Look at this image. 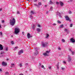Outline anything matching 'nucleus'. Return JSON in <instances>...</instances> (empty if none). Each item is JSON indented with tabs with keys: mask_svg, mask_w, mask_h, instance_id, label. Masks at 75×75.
Here are the masks:
<instances>
[{
	"mask_svg": "<svg viewBox=\"0 0 75 75\" xmlns=\"http://www.w3.org/2000/svg\"><path fill=\"white\" fill-rule=\"evenodd\" d=\"M10 22L9 23L12 26L14 25L15 24H16V19L14 18H13L12 20H10Z\"/></svg>",
	"mask_w": 75,
	"mask_h": 75,
	"instance_id": "1",
	"label": "nucleus"
},
{
	"mask_svg": "<svg viewBox=\"0 0 75 75\" xmlns=\"http://www.w3.org/2000/svg\"><path fill=\"white\" fill-rule=\"evenodd\" d=\"M20 32V29L18 28H16L15 30V33L16 34H18Z\"/></svg>",
	"mask_w": 75,
	"mask_h": 75,
	"instance_id": "2",
	"label": "nucleus"
},
{
	"mask_svg": "<svg viewBox=\"0 0 75 75\" xmlns=\"http://www.w3.org/2000/svg\"><path fill=\"white\" fill-rule=\"evenodd\" d=\"M42 46L43 47H47V45L48 44V43H47V42H42L41 43Z\"/></svg>",
	"mask_w": 75,
	"mask_h": 75,
	"instance_id": "3",
	"label": "nucleus"
},
{
	"mask_svg": "<svg viewBox=\"0 0 75 75\" xmlns=\"http://www.w3.org/2000/svg\"><path fill=\"white\" fill-rule=\"evenodd\" d=\"M24 52V51L23 50H21L20 51H19L18 52V55H21V54H23Z\"/></svg>",
	"mask_w": 75,
	"mask_h": 75,
	"instance_id": "4",
	"label": "nucleus"
},
{
	"mask_svg": "<svg viewBox=\"0 0 75 75\" xmlns=\"http://www.w3.org/2000/svg\"><path fill=\"white\" fill-rule=\"evenodd\" d=\"M71 60L72 59L71 58V56H70L69 55H68V62H71Z\"/></svg>",
	"mask_w": 75,
	"mask_h": 75,
	"instance_id": "5",
	"label": "nucleus"
},
{
	"mask_svg": "<svg viewBox=\"0 0 75 75\" xmlns=\"http://www.w3.org/2000/svg\"><path fill=\"white\" fill-rule=\"evenodd\" d=\"M65 18L66 20H67V21H71V20H70V19L68 16H66Z\"/></svg>",
	"mask_w": 75,
	"mask_h": 75,
	"instance_id": "6",
	"label": "nucleus"
},
{
	"mask_svg": "<svg viewBox=\"0 0 75 75\" xmlns=\"http://www.w3.org/2000/svg\"><path fill=\"white\" fill-rule=\"evenodd\" d=\"M7 65V63L4 62H3L2 63V66H6Z\"/></svg>",
	"mask_w": 75,
	"mask_h": 75,
	"instance_id": "7",
	"label": "nucleus"
},
{
	"mask_svg": "<svg viewBox=\"0 0 75 75\" xmlns=\"http://www.w3.org/2000/svg\"><path fill=\"white\" fill-rule=\"evenodd\" d=\"M35 50L36 51L35 52V55H37V54H38V52L37 51V48H35Z\"/></svg>",
	"mask_w": 75,
	"mask_h": 75,
	"instance_id": "8",
	"label": "nucleus"
},
{
	"mask_svg": "<svg viewBox=\"0 0 75 75\" xmlns=\"http://www.w3.org/2000/svg\"><path fill=\"white\" fill-rule=\"evenodd\" d=\"M70 41L71 42H72L73 43L75 42V40L74 39V38H73L71 39Z\"/></svg>",
	"mask_w": 75,
	"mask_h": 75,
	"instance_id": "9",
	"label": "nucleus"
},
{
	"mask_svg": "<svg viewBox=\"0 0 75 75\" xmlns=\"http://www.w3.org/2000/svg\"><path fill=\"white\" fill-rule=\"evenodd\" d=\"M28 38L29 39L30 37H32V35H30V34L29 33L27 34Z\"/></svg>",
	"mask_w": 75,
	"mask_h": 75,
	"instance_id": "10",
	"label": "nucleus"
},
{
	"mask_svg": "<svg viewBox=\"0 0 75 75\" xmlns=\"http://www.w3.org/2000/svg\"><path fill=\"white\" fill-rule=\"evenodd\" d=\"M3 50V46L1 44H0V51H1V50Z\"/></svg>",
	"mask_w": 75,
	"mask_h": 75,
	"instance_id": "11",
	"label": "nucleus"
},
{
	"mask_svg": "<svg viewBox=\"0 0 75 75\" xmlns=\"http://www.w3.org/2000/svg\"><path fill=\"white\" fill-rule=\"evenodd\" d=\"M57 15H58L59 16V17H60V18H61L62 17V16H61V13L59 12H57Z\"/></svg>",
	"mask_w": 75,
	"mask_h": 75,
	"instance_id": "12",
	"label": "nucleus"
},
{
	"mask_svg": "<svg viewBox=\"0 0 75 75\" xmlns=\"http://www.w3.org/2000/svg\"><path fill=\"white\" fill-rule=\"evenodd\" d=\"M60 4L61 7H62V6H63V5H64V3L61 1H60Z\"/></svg>",
	"mask_w": 75,
	"mask_h": 75,
	"instance_id": "13",
	"label": "nucleus"
},
{
	"mask_svg": "<svg viewBox=\"0 0 75 75\" xmlns=\"http://www.w3.org/2000/svg\"><path fill=\"white\" fill-rule=\"evenodd\" d=\"M43 55L45 56H48V54H47V53H43Z\"/></svg>",
	"mask_w": 75,
	"mask_h": 75,
	"instance_id": "14",
	"label": "nucleus"
},
{
	"mask_svg": "<svg viewBox=\"0 0 75 75\" xmlns=\"http://www.w3.org/2000/svg\"><path fill=\"white\" fill-rule=\"evenodd\" d=\"M35 27H36V25H33V27L32 28L33 30H34Z\"/></svg>",
	"mask_w": 75,
	"mask_h": 75,
	"instance_id": "15",
	"label": "nucleus"
},
{
	"mask_svg": "<svg viewBox=\"0 0 75 75\" xmlns=\"http://www.w3.org/2000/svg\"><path fill=\"white\" fill-rule=\"evenodd\" d=\"M0 55L1 56H4V52L1 53Z\"/></svg>",
	"mask_w": 75,
	"mask_h": 75,
	"instance_id": "16",
	"label": "nucleus"
},
{
	"mask_svg": "<svg viewBox=\"0 0 75 75\" xmlns=\"http://www.w3.org/2000/svg\"><path fill=\"white\" fill-rule=\"evenodd\" d=\"M37 30L38 32V33H40V31H41V30H40V29L39 28H37Z\"/></svg>",
	"mask_w": 75,
	"mask_h": 75,
	"instance_id": "17",
	"label": "nucleus"
},
{
	"mask_svg": "<svg viewBox=\"0 0 75 75\" xmlns=\"http://www.w3.org/2000/svg\"><path fill=\"white\" fill-rule=\"evenodd\" d=\"M34 6H37V7H39V8H40V7H39V6L36 4H34Z\"/></svg>",
	"mask_w": 75,
	"mask_h": 75,
	"instance_id": "18",
	"label": "nucleus"
},
{
	"mask_svg": "<svg viewBox=\"0 0 75 75\" xmlns=\"http://www.w3.org/2000/svg\"><path fill=\"white\" fill-rule=\"evenodd\" d=\"M30 13L31 14H34L35 13V12L33 11H31L30 12Z\"/></svg>",
	"mask_w": 75,
	"mask_h": 75,
	"instance_id": "19",
	"label": "nucleus"
},
{
	"mask_svg": "<svg viewBox=\"0 0 75 75\" xmlns=\"http://www.w3.org/2000/svg\"><path fill=\"white\" fill-rule=\"evenodd\" d=\"M42 4V3L40 2H39L38 4V6H41Z\"/></svg>",
	"mask_w": 75,
	"mask_h": 75,
	"instance_id": "20",
	"label": "nucleus"
},
{
	"mask_svg": "<svg viewBox=\"0 0 75 75\" xmlns=\"http://www.w3.org/2000/svg\"><path fill=\"white\" fill-rule=\"evenodd\" d=\"M41 68H43L44 69H45V68L44 67L43 65H42L41 66Z\"/></svg>",
	"mask_w": 75,
	"mask_h": 75,
	"instance_id": "21",
	"label": "nucleus"
},
{
	"mask_svg": "<svg viewBox=\"0 0 75 75\" xmlns=\"http://www.w3.org/2000/svg\"><path fill=\"white\" fill-rule=\"evenodd\" d=\"M71 52L72 55H74V54H75V52H72V51H71Z\"/></svg>",
	"mask_w": 75,
	"mask_h": 75,
	"instance_id": "22",
	"label": "nucleus"
},
{
	"mask_svg": "<svg viewBox=\"0 0 75 75\" xmlns=\"http://www.w3.org/2000/svg\"><path fill=\"white\" fill-rule=\"evenodd\" d=\"M5 50L6 51H8V47H6Z\"/></svg>",
	"mask_w": 75,
	"mask_h": 75,
	"instance_id": "23",
	"label": "nucleus"
},
{
	"mask_svg": "<svg viewBox=\"0 0 75 75\" xmlns=\"http://www.w3.org/2000/svg\"><path fill=\"white\" fill-rule=\"evenodd\" d=\"M50 4H53V2H52V1H51V0H50Z\"/></svg>",
	"mask_w": 75,
	"mask_h": 75,
	"instance_id": "24",
	"label": "nucleus"
},
{
	"mask_svg": "<svg viewBox=\"0 0 75 75\" xmlns=\"http://www.w3.org/2000/svg\"><path fill=\"white\" fill-rule=\"evenodd\" d=\"M52 8H53V7L52 6H51L50 8V11H52Z\"/></svg>",
	"mask_w": 75,
	"mask_h": 75,
	"instance_id": "25",
	"label": "nucleus"
},
{
	"mask_svg": "<svg viewBox=\"0 0 75 75\" xmlns=\"http://www.w3.org/2000/svg\"><path fill=\"white\" fill-rule=\"evenodd\" d=\"M49 37V35L48 34H47L46 36V38H48Z\"/></svg>",
	"mask_w": 75,
	"mask_h": 75,
	"instance_id": "26",
	"label": "nucleus"
},
{
	"mask_svg": "<svg viewBox=\"0 0 75 75\" xmlns=\"http://www.w3.org/2000/svg\"><path fill=\"white\" fill-rule=\"evenodd\" d=\"M63 26H64V25H63V24L61 25H60V27L61 28H63Z\"/></svg>",
	"mask_w": 75,
	"mask_h": 75,
	"instance_id": "27",
	"label": "nucleus"
},
{
	"mask_svg": "<svg viewBox=\"0 0 75 75\" xmlns=\"http://www.w3.org/2000/svg\"><path fill=\"white\" fill-rule=\"evenodd\" d=\"M19 65L20 66V67H21L22 66H23L21 63H20V64H19Z\"/></svg>",
	"mask_w": 75,
	"mask_h": 75,
	"instance_id": "28",
	"label": "nucleus"
},
{
	"mask_svg": "<svg viewBox=\"0 0 75 75\" xmlns=\"http://www.w3.org/2000/svg\"><path fill=\"white\" fill-rule=\"evenodd\" d=\"M5 74H6V75H9V73H8V72L7 71H6L5 72Z\"/></svg>",
	"mask_w": 75,
	"mask_h": 75,
	"instance_id": "29",
	"label": "nucleus"
},
{
	"mask_svg": "<svg viewBox=\"0 0 75 75\" xmlns=\"http://www.w3.org/2000/svg\"><path fill=\"white\" fill-rule=\"evenodd\" d=\"M62 41L63 42H65V40L64 39H62Z\"/></svg>",
	"mask_w": 75,
	"mask_h": 75,
	"instance_id": "30",
	"label": "nucleus"
},
{
	"mask_svg": "<svg viewBox=\"0 0 75 75\" xmlns=\"http://www.w3.org/2000/svg\"><path fill=\"white\" fill-rule=\"evenodd\" d=\"M50 52L48 51H46V54H48L49 53H50Z\"/></svg>",
	"mask_w": 75,
	"mask_h": 75,
	"instance_id": "31",
	"label": "nucleus"
},
{
	"mask_svg": "<svg viewBox=\"0 0 75 75\" xmlns=\"http://www.w3.org/2000/svg\"><path fill=\"white\" fill-rule=\"evenodd\" d=\"M11 43L13 45V44H14V42H13V41H11Z\"/></svg>",
	"mask_w": 75,
	"mask_h": 75,
	"instance_id": "32",
	"label": "nucleus"
},
{
	"mask_svg": "<svg viewBox=\"0 0 75 75\" xmlns=\"http://www.w3.org/2000/svg\"><path fill=\"white\" fill-rule=\"evenodd\" d=\"M0 35H3V33L1 32H0Z\"/></svg>",
	"mask_w": 75,
	"mask_h": 75,
	"instance_id": "33",
	"label": "nucleus"
},
{
	"mask_svg": "<svg viewBox=\"0 0 75 75\" xmlns=\"http://www.w3.org/2000/svg\"><path fill=\"white\" fill-rule=\"evenodd\" d=\"M57 23H58L59 24H61V21H57Z\"/></svg>",
	"mask_w": 75,
	"mask_h": 75,
	"instance_id": "34",
	"label": "nucleus"
},
{
	"mask_svg": "<svg viewBox=\"0 0 75 75\" xmlns=\"http://www.w3.org/2000/svg\"><path fill=\"white\" fill-rule=\"evenodd\" d=\"M70 27H72V24L71 23L70 25Z\"/></svg>",
	"mask_w": 75,
	"mask_h": 75,
	"instance_id": "35",
	"label": "nucleus"
},
{
	"mask_svg": "<svg viewBox=\"0 0 75 75\" xmlns=\"http://www.w3.org/2000/svg\"><path fill=\"white\" fill-rule=\"evenodd\" d=\"M58 50H61V48L59 47H58Z\"/></svg>",
	"mask_w": 75,
	"mask_h": 75,
	"instance_id": "36",
	"label": "nucleus"
},
{
	"mask_svg": "<svg viewBox=\"0 0 75 75\" xmlns=\"http://www.w3.org/2000/svg\"><path fill=\"white\" fill-rule=\"evenodd\" d=\"M64 31H65L66 32H67V31H68V30L67 29H65Z\"/></svg>",
	"mask_w": 75,
	"mask_h": 75,
	"instance_id": "37",
	"label": "nucleus"
},
{
	"mask_svg": "<svg viewBox=\"0 0 75 75\" xmlns=\"http://www.w3.org/2000/svg\"><path fill=\"white\" fill-rule=\"evenodd\" d=\"M28 63H26L25 64V66H26V67H27V66H28Z\"/></svg>",
	"mask_w": 75,
	"mask_h": 75,
	"instance_id": "38",
	"label": "nucleus"
},
{
	"mask_svg": "<svg viewBox=\"0 0 75 75\" xmlns=\"http://www.w3.org/2000/svg\"><path fill=\"white\" fill-rule=\"evenodd\" d=\"M61 69H62V70H64V69H65V68L62 67L61 68Z\"/></svg>",
	"mask_w": 75,
	"mask_h": 75,
	"instance_id": "39",
	"label": "nucleus"
},
{
	"mask_svg": "<svg viewBox=\"0 0 75 75\" xmlns=\"http://www.w3.org/2000/svg\"><path fill=\"white\" fill-rule=\"evenodd\" d=\"M38 27H41V25H40L38 24Z\"/></svg>",
	"mask_w": 75,
	"mask_h": 75,
	"instance_id": "40",
	"label": "nucleus"
},
{
	"mask_svg": "<svg viewBox=\"0 0 75 75\" xmlns=\"http://www.w3.org/2000/svg\"><path fill=\"white\" fill-rule=\"evenodd\" d=\"M17 13L18 14H20V12H19V11H17Z\"/></svg>",
	"mask_w": 75,
	"mask_h": 75,
	"instance_id": "41",
	"label": "nucleus"
},
{
	"mask_svg": "<svg viewBox=\"0 0 75 75\" xmlns=\"http://www.w3.org/2000/svg\"><path fill=\"white\" fill-rule=\"evenodd\" d=\"M57 4L58 5L59 4V2H58V1L56 2Z\"/></svg>",
	"mask_w": 75,
	"mask_h": 75,
	"instance_id": "42",
	"label": "nucleus"
},
{
	"mask_svg": "<svg viewBox=\"0 0 75 75\" xmlns=\"http://www.w3.org/2000/svg\"><path fill=\"white\" fill-rule=\"evenodd\" d=\"M48 68L49 69H51V67H48Z\"/></svg>",
	"mask_w": 75,
	"mask_h": 75,
	"instance_id": "43",
	"label": "nucleus"
},
{
	"mask_svg": "<svg viewBox=\"0 0 75 75\" xmlns=\"http://www.w3.org/2000/svg\"><path fill=\"white\" fill-rule=\"evenodd\" d=\"M69 14H71V13H72V12H71V11H70L69 12Z\"/></svg>",
	"mask_w": 75,
	"mask_h": 75,
	"instance_id": "44",
	"label": "nucleus"
},
{
	"mask_svg": "<svg viewBox=\"0 0 75 75\" xmlns=\"http://www.w3.org/2000/svg\"><path fill=\"white\" fill-rule=\"evenodd\" d=\"M2 23H4V20H2Z\"/></svg>",
	"mask_w": 75,
	"mask_h": 75,
	"instance_id": "45",
	"label": "nucleus"
},
{
	"mask_svg": "<svg viewBox=\"0 0 75 75\" xmlns=\"http://www.w3.org/2000/svg\"><path fill=\"white\" fill-rule=\"evenodd\" d=\"M53 25L54 26V25H56V24L55 23H53Z\"/></svg>",
	"mask_w": 75,
	"mask_h": 75,
	"instance_id": "46",
	"label": "nucleus"
},
{
	"mask_svg": "<svg viewBox=\"0 0 75 75\" xmlns=\"http://www.w3.org/2000/svg\"><path fill=\"white\" fill-rule=\"evenodd\" d=\"M34 1L35 2H37V0H34Z\"/></svg>",
	"mask_w": 75,
	"mask_h": 75,
	"instance_id": "47",
	"label": "nucleus"
},
{
	"mask_svg": "<svg viewBox=\"0 0 75 75\" xmlns=\"http://www.w3.org/2000/svg\"><path fill=\"white\" fill-rule=\"evenodd\" d=\"M63 63H64V64H66V62H65V61H64L63 62Z\"/></svg>",
	"mask_w": 75,
	"mask_h": 75,
	"instance_id": "48",
	"label": "nucleus"
},
{
	"mask_svg": "<svg viewBox=\"0 0 75 75\" xmlns=\"http://www.w3.org/2000/svg\"><path fill=\"white\" fill-rule=\"evenodd\" d=\"M11 65L12 66L14 65V63H12L11 64Z\"/></svg>",
	"mask_w": 75,
	"mask_h": 75,
	"instance_id": "49",
	"label": "nucleus"
},
{
	"mask_svg": "<svg viewBox=\"0 0 75 75\" xmlns=\"http://www.w3.org/2000/svg\"><path fill=\"white\" fill-rule=\"evenodd\" d=\"M57 67H59V63H58L57 64Z\"/></svg>",
	"mask_w": 75,
	"mask_h": 75,
	"instance_id": "50",
	"label": "nucleus"
},
{
	"mask_svg": "<svg viewBox=\"0 0 75 75\" xmlns=\"http://www.w3.org/2000/svg\"><path fill=\"white\" fill-rule=\"evenodd\" d=\"M39 66H41V64L40 63H39Z\"/></svg>",
	"mask_w": 75,
	"mask_h": 75,
	"instance_id": "51",
	"label": "nucleus"
},
{
	"mask_svg": "<svg viewBox=\"0 0 75 75\" xmlns=\"http://www.w3.org/2000/svg\"><path fill=\"white\" fill-rule=\"evenodd\" d=\"M30 18H33V16H30Z\"/></svg>",
	"mask_w": 75,
	"mask_h": 75,
	"instance_id": "52",
	"label": "nucleus"
},
{
	"mask_svg": "<svg viewBox=\"0 0 75 75\" xmlns=\"http://www.w3.org/2000/svg\"><path fill=\"white\" fill-rule=\"evenodd\" d=\"M69 1H70V2H72V1H73V0H69Z\"/></svg>",
	"mask_w": 75,
	"mask_h": 75,
	"instance_id": "53",
	"label": "nucleus"
},
{
	"mask_svg": "<svg viewBox=\"0 0 75 75\" xmlns=\"http://www.w3.org/2000/svg\"><path fill=\"white\" fill-rule=\"evenodd\" d=\"M45 7H47V5H45Z\"/></svg>",
	"mask_w": 75,
	"mask_h": 75,
	"instance_id": "54",
	"label": "nucleus"
},
{
	"mask_svg": "<svg viewBox=\"0 0 75 75\" xmlns=\"http://www.w3.org/2000/svg\"><path fill=\"white\" fill-rule=\"evenodd\" d=\"M2 71V70H1V69H0V72H1Z\"/></svg>",
	"mask_w": 75,
	"mask_h": 75,
	"instance_id": "55",
	"label": "nucleus"
},
{
	"mask_svg": "<svg viewBox=\"0 0 75 75\" xmlns=\"http://www.w3.org/2000/svg\"><path fill=\"white\" fill-rule=\"evenodd\" d=\"M22 34H23V35H24V32H22Z\"/></svg>",
	"mask_w": 75,
	"mask_h": 75,
	"instance_id": "56",
	"label": "nucleus"
},
{
	"mask_svg": "<svg viewBox=\"0 0 75 75\" xmlns=\"http://www.w3.org/2000/svg\"><path fill=\"white\" fill-rule=\"evenodd\" d=\"M57 69H59V66H57Z\"/></svg>",
	"mask_w": 75,
	"mask_h": 75,
	"instance_id": "57",
	"label": "nucleus"
},
{
	"mask_svg": "<svg viewBox=\"0 0 75 75\" xmlns=\"http://www.w3.org/2000/svg\"><path fill=\"white\" fill-rule=\"evenodd\" d=\"M15 48L16 49H17V48H18V47H15Z\"/></svg>",
	"mask_w": 75,
	"mask_h": 75,
	"instance_id": "58",
	"label": "nucleus"
},
{
	"mask_svg": "<svg viewBox=\"0 0 75 75\" xmlns=\"http://www.w3.org/2000/svg\"><path fill=\"white\" fill-rule=\"evenodd\" d=\"M2 10V9L0 8V11H1Z\"/></svg>",
	"mask_w": 75,
	"mask_h": 75,
	"instance_id": "59",
	"label": "nucleus"
},
{
	"mask_svg": "<svg viewBox=\"0 0 75 75\" xmlns=\"http://www.w3.org/2000/svg\"><path fill=\"white\" fill-rule=\"evenodd\" d=\"M48 11H47V12H46V14H48Z\"/></svg>",
	"mask_w": 75,
	"mask_h": 75,
	"instance_id": "60",
	"label": "nucleus"
},
{
	"mask_svg": "<svg viewBox=\"0 0 75 75\" xmlns=\"http://www.w3.org/2000/svg\"><path fill=\"white\" fill-rule=\"evenodd\" d=\"M6 60L7 61H8L9 59H6Z\"/></svg>",
	"mask_w": 75,
	"mask_h": 75,
	"instance_id": "61",
	"label": "nucleus"
},
{
	"mask_svg": "<svg viewBox=\"0 0 75 75\" xmlns=\"http://www.w3.org/2000/svg\"><path fill=\"white\" fill-rule=\"evenodd\" d=\"M19 75H23V74H20Z\"/></svg>",
	"mask_w": 75,
	"mask_h": 75,
	"instance_id": "62",
	"label": "nucleus"
},
{
	"mask_svg": "<svg viewBox=\"0 0 75 75\" xmlns=\"http://www.w3.org/2000/svg\"><path fill=\"white\" fill-rule=\"evenodd\" d=\"M25 72H26V73H27V72H28V71H26Z\"/></svg>",
	"mask_w": 75,
	"mask_h": 75,
	"instance_id": "63",
	"label": "nucleus"
},
{
	"mask_svg": "<svg viewBox=\"0 0 75 75\" xmlns=\"http://www.w3.org/2000/svg\"><path fill=\"white\" fill-rule=\"evenodd\" d=\"M69 51H71H71H72V50H71V49H70V50H69Z\"/></svg>",
	"mask_w": 75,
	"mask_h": 75,
	"instance_id": "64",
	"label": "nucleus"
}]
</instances>
